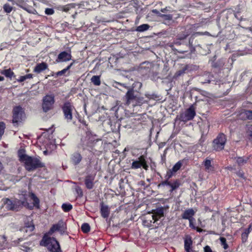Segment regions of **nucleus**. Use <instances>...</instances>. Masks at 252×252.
Masks as SVG:
<instances>
[{
	"label": "nucleus",
	"mask_w": 252,
	"mask_h": 252,
	"mask_svg": "<svg viewBox=\"0 0 252 252\" xmlns=\"http://www.w3.org/2000/svg\"><path fill=\"white\" fill-rule=\"evenodd\" d=\"M236 174L238 177L242 178L243 179H245V177L244 176V173L243 172L239 171L236 173Z\"/></svg>",
	"instance_id": "nucleus-49"
},
{
	"label": "nucleus",
	"mask_w": 252,
	"mask_h": 252,
	"mask_svg": "<svg viewBox=\"0 0 252 252\" xmlns=\"http://www.w3.org/2000/svg\"><path fill=\"white\" fill-rule=\"evenodd\" d=\"M168 149V148H166L164 150L163 155L161 156V159L163 161H165V157H166V155L167 151Z\"/></svg>",
	"instance_id": "nucleus-48"
},
{
	"label": "nucleus",
	"mask_w": 252,
	"mask_h": 252,
	"mask_svg": "<svg viewBox=\"0 0 252 252\" xmlns=\"http://www.w3.org/2000/svg\"><path fill=\"white\" fill-rule=\"evenodd\" d=\"M228 87H229L230 86V82H229V83H228Z\"/></svg>",
	"instance_id": "nucleus-63"
},
{
	"label": "nucleus",
	"mask_w": 252,
	"mask_h": 252,
	"mask_svg": "<svg viewBox=\"0 0 252 252\" xmlns=\"http://www.w3.org/2000/svg\"><path fill=\"white\" fill-rule=\"evenodd\" d=\"M250 233L249 230H245L242 234V240L243 242H246L247 241L248 235Z\"/></svg>",
	"instance_id": "nucleus-38"
},
{
	"label": "nucleus",
	"mask_w": 252,
	"mask_h": 252,
	"mask_svg": "<svg viewBox=\"0 0 252 252\" xmlns=\"http://www.w3.org/2000/svg\"><path fill=\"white\" fill-rule=\"evenodd\" d=\"M142 84L140 82H134L131 86H125L127 89V92L124 96L126 97L128 100L133 98L134 94L139 93Z\"/></svg>",
	"instance_id": "nucleus-7"
},
{
	"label": "nucleus",
	"mask_w": 252,
	"mask_h": 252,
	"mask_svg": "<svg viewBox=\"0 0 252 252\" xmlns=\"http://www.w3.org/2000/svg\"><path fill=\"white\" fill-rule=\"evenodd\" d=\"M25 77V80L27 79H32L33 78V74H27L26 75H24Z\"/></svg>",
	"instance_id": "nucleus-55"
},
{
	"label": "nucleus",
	"mask_w": 252,
	"mask_h": 252,
	"mask_svg": "<svg viewBox=\"0 0 252 252\" xmlns=\"http://www.w3.org/2000/svg\"><path fill=\"white\" fill-rule=\"evenodd\" d=\"M150 26L148 24H143L137 27L136 31L138 32H143L148 30Z\"/></svg>",
	"instance_id": "nucleus-31"
},
{
	"label": "nucleus",
	"mask_w": 252,
	"mask_h": 252,
	"mask_svg": "<svg viewBox=\"0 0 252 252\" xmlns=\"http://www.w3.org/2000/svg\"><path fill=\"white\" fill-rule=\"evenodd\" d=\"M32 199L33 205L38 208L39 207V199L34 194H32Z\"/></svg>",
	"instance_id": "nucleus-40"
},
{
	"label": "nucleus",
	"mask_w": 252,
	"mask_h": 252,
	"mask_svg": "<svg viewBox=\"0 0 252 252\" xmlns=\"http://www.w3.org/2000/svg\"><path fill=\"white\" fill-rule=\"evenodd\" d=\"M83 124H84L85 126H88V125H87V124H86V122H85L84 123H83Z\"/></svg>",
	"instance_id": "nucleus-62"
},
{
	"label": "nucleus",
	"mask_w": 252,
	"mask_h": 252,
	"mask_svg": "<svg viewBox=\"0 0 252 252\" xmlns=\"http://www.w3.org/2000/svg\"><path fill=\"white\" fill-rule=\"evenodd\" d=\"M1 73L8 78H11L14 74L10 68L2 70Z\"/></svg>",
	"instance_id": "nucleus-32"
},
{
	"label": "nucleus",
	"mask_w": 252,
	"mask_h": 252,
	"mask_svg": "<svg viewBox=\"0 0 252 252\" xmlns=\"http://www.w3.org/2000/svg\"><path fill=\"white\" fill-rule=\"evenodd\" d=\"M235 158L239 166H242L246 164L249 159V158L248 157H238Z\"/></svg>",
	"instance_id": "nucleus-23"
},
{
	"label": "nucleus",
	"mask_w": 252,
	"mask_h": 252,
	"mask_svg": "<svg viewBox=\"0 0 252 252\" xmlns=\"http://www.w3.org/2000/svg\"><path fill=\"white\" fill-rule=\"evenodd\" d=\"M145 96L148 98V99H145V98L143 96H138L137 94H134L133 98L131 100H128L127 98L124 96L123 100L125 101V105L129 106L131 105L133 108L136 107H141L143 105L145 104H148L149 100L153 97L151 95L146 94Z\"/></svg>",
	"instance_id": "nucleus-3"
},
{
	"label": "nucleus",
	"mask_w": 252,
	"mask_h": 252,
	"mask_svg": "<svg viewBox=\"0 0 252 252\" xmlns=\"http://www.w3.org/2000/svg\"><path fill=\"white\" fill-rule=\"evenodd\" d=\"M170 185V182L169 181V179H166L164 181H162L160 184L158 185V187H160L161 186H168Z\"/></svg>",
	"instance_id": "nucleus-45"
},
{
	"label": "nucleus",
	"mask_w": 252,
	"mask_h": 252,
	"mask_svg": "<svg viewBox=\"0 0 252 252\" xmlns=\"http://www.w3.org/2000/svg\"><path fill=\"white\" fill-rule=\"evenodd\" d=\"M23 162L26 169L29 172L45 166L44 163H42L39 159L30 156H29Z\"/></svg>",
	"instance_id": "nucleus-5"
},
{
	"label": "nucleus",
	"mask_w": 252,
	"mask_h": 252,
	"mask_svg": "<svg viewBox=\"0 0 252 252\" xmlns=\"http://www.w3.org/2000/svg\"><path fill=\"white\" fill-rule=\"evenodd\" d=\"M62 110L63 118L67 122H70L73 119V111L75 110L73 105L69 101H65L62 105Z\"/></svg>",
	"instance_id": "nucleus-6"
},
{
	"label": "nucleus",
	"mask_w": 252,
	"mask_h": 252,
	"mask_svg": "<svg viewBox=\"0 0 252 252\" xmlns=\"http://www.w3.org/2000/svg\"><path fill=\"white\" fill-rule=\"evenodd\" d=\"M188 51V50H186V49H185V50H181L180 51H179V52L183 53L187 52Z\"/></svg>",
	"instance_id": "nucleus-58"
},
{
	"label": "nucleus",
	"mask_w": 252,
	"mask_h": 252,
	"mask_svg": "<svg viewBox=\"0 0 252 252\" xmlns=\"http://www.w3.org/2000/svg\"><path fill=\"white\" fill-rule=\"evenodd\" d=\"M231 243V241H227L225 238L221 237V246L226 250L225 252H231L229 248Z\"/></svg>",
	"instance_id": "nucleus-26"
},
{
	"label": "nucleus",
	"mask_w": 252,
	"mask_h": 252,
	"mask_svg": "<svg viewBox=\"0 0 252 252\" xmlns=\"http://www.w3.org/2000/svg\"><path fill=\"white\" fill-rule=\"evenodd\" d=\"M25 80V77L24 76H21L18 79H17V81L20 83L23 82Z\"/></svg>",
	"instance_id": "nucleus-50"
},
{
	"label": "nucleus",
	"mask_w": 252,
	"mask_h": 252,
	"mask_svg": "<svg viewBox=\"0 0 252 252\" xmlns=\"http://www.w3.org/2000/svg\"><path fill=\"white\" fill-rule=\"evenodd\" d=\"M189 227L192 228V229H194L195 227V225H194V222L195 221V219H192L191 220H189Z\"/></svg>",
	"instance_id": "nucleus-46"
},
{
	"label": "nucleus",
	"mask_w": 252,
	"mask_h": 252,
	"mask_svg": "<svg viewBox=\"0 0 252 252\" xmlns=\"http://www.w3.org/2000/svg\"><path fill=\"white\" fill-rule=\"evenodd\" d=\"M192 241L191 238H186L184 240V249L186 252H194L192 249Z\"/></svg>",
	"instance_id": "nucleus-18"
},
{
	"label": "nucleus",
	"mask_w": 252,
	"mask_h": 252,
	"mask_svg": "<svg viewBox=\"0 0 252 252\" xmlns=\"http://www.w3.org/2000/svg\"><path fill=\"white\" fill-rule=\"evenodd\" d=\"M175 172L172 171V170L170 169H168L167 172L166 174L165 175V178L166 179H170L173 176L175 175Z\"/></svg>",
	"instance_id": "nucleus-41"
},
{
	"label": "nucleus",
	"mask_w": 252,
	"mask_h": 252,
	"mask_svg": "<svg viewBox=\"0 0 252 252\" xmlns=\"http://www.w3.org/2000/svg\"><path fill=\"white\" fill-rule=\"evenodd\" d=\"M64 225H65V224L62 220H61L57 223L53 224L49 230L44 235L50 236L56 231H64L66 228L64 227Z\"/></svg>",
	"instance_id": "nucleus-12"
},
{
	"label": "nucleus",
	"mask_w": 252,
	"mask_h": 252,
	"mask_svg": "<svg viewBox=\"0 0 252 252\" xmlns=\"http://www.w3.org/2000/svg\"><path fill=\"white\" fill-rule=\"evenodd\" d=\"M97 140L93 139V138H89L85 144V146L83 147V149H87V148H90L92 149L94 144L96 143Z\"/></svg>",
	"instance_id": "nucleus-27"
},
{
	"label": "nucleus",
	"mask_w": 252,
	"mask_h": 252,
	"mask_svg": "<svg viewBox=\"0 0 252 252\" xmlns=\"http://www.w3.org/2000/svg\"><path fill=\"white\" fill-rule=\"evenodd\" d=\"M141 167L145 170H148L149 168L146 157L144 155H141L137 159L133 160L131 165V168L132 169H137Z\"/></svg>",
	"instance_id": "nucleus-10"
},
{
	"label": "nucleus",
	"mask_w": 252,
	"mask_h": 252,
	"mask_svg": "<svg viewBox=\"0 0 252 252\" xmlns=\"http://www.w3.org/2000/svg\"><path fill=\"white\" fill-rule=\"evenodd\" d=\"M252 228V225L250 224L249 226V227L248 228L245 229V230H249L250 231V232L251 231Z\"/></svg>",
	"instance_id": "nucleus-57"
},
{
	"label": "nucleus",
	"mask_w": 252,
	"mask_h": 252,
	"mask_svg": "<svg viewBox=\"0 0 252 252\" xmlns=\"http://www.w3.org/2000/svg\"><path fill=\"white\" fill-rule=\"evenodd\" d=\"M2 168V163L0 162V169H1Z\"/></svg>",
	"instance_id": "nucleus-60"
},
{
	"label": "nucleus",
	"mask_w": 252,
	"mask_h": 252,
	"mask_svg": "<svg viewBox=\"0 0 252 252\" xmlns=\"http://www.w3.org/2000/svg\"><path fill=\"white\" fill-rule=\"evenodd\" d=\"M224 103H225V102H224V101L222 102V101H221V106L223 105H224Z\"/></svg>",
	"instance_id": "nucleus-61"
},
{
	"label": "nucleus",
	"mask_w": 252,
	"mask_h": 252,
	"mask_svg": "<svg viewBox=\"0 0 252 252\" xmlns=\"http://www.w3.org/2000/svg\"><path fill=\"white\" fill-rule=\"evenodd\" d=\"M204 252H212V251L210 247L208 246H206L204 248Z\"/></svg>",
	"instance_id": "nucleus-51"
},
{
	"label": "nucleus",
	"mask_w": 252,
	"mask_h": 252,
	"mask_svg": "<svg viewBox=\"0 0 252 252\" xmlns=\"http://www.w3.org/2000/svg\"><path fill=\"white\" fill-rule=\"evenodd\" d=\"M25 117V113L20 106L13 107L12 110V123L18 124L21 122Z\"/></svg>",
	"instance_id": "nucleus-8"
},
{
	"label": "nucleus",
	"mask_w": 252,
	"mask_h": 252,
	"mask_svg": "<svg viewBox=\"0 0 252 252\" xmlns=\"http://www.w3.org/2000/svg\"><path fill=\"white\" fill-rule=\"evenodd\" d=\"M247 130L248 135L249 136V139L252 140V123L247 125Z\"/></svg>",
	"instance_id": "nucleus-37"
},
{
	"label": "nucleus",
	"mask_w": 252,
	"mask_h": 252,
	"mask_svg": "<svg viewBox=\"0 0 252 252\" xmlns=\"http://www.w3.org/2000/svg\"><path fill=\"white\" fill-rule=\"evenodd\" d=\"M181 185L180 181L179 179H176L174 180L173 183L170 182V185L169 187L171 188L170 191L171 192L173 190L178 189L180 186Z\"/></svg>",
	"instance_id": "nucleus-28"
},
{
	"label": "nucleus",
	"mask_w": 252,
	"mask_h": 252,
	"mask_svg": "<svg viewBox=\"0 0 252 252\" xmlns=\"http://www.w3.org/2000/svg\"><path fill=\"white\" fill-rule=\"evenodd\" d=\"M4 80V78L3 76H0V81H3Z\"/></svg>",
	"instance_id": "nucleus-59"
},
{
	"label": "nucleus",
	"mask_w": 252,
	"mask_h": 252,
	"mask_svg": "<svg viewBox=\"0 0 252 252\" xmlns=\"http://www.w3.org/2000/svg\"><path fill=\"white\" fill-rule=\"evenodd\" d=\"M82 156L79 152H74L70 157V162L74 165L79 164L82 160Z\"/></svg>",
	"instance_id": "nucleus-15"
},
{
	"label": "nucleus",
	"mask_w": 252,
	"mask_h": 252,
	"mask_svg": "<svg viewBox=\"0 0 252 252\" xmlns=\"http://www.w3.org/2000/svg\"><path fill=\"white\" fill-rule=\"evenodd\" d=\"M195 115V107L194 105L192 104L186 110L184 114L181 116V118L183 121L187 122L192 120Z\"/></svg>",
	"instance_id": "nucleus-11"
},
{
	"label": "nucleus",
	"mask_w": 252,
	"mask_h": 252,
	"mask_svg": "<svg viewBox=\"0 0 252 252\" xmlns=\"http://www.w3.org/2000/svg\"><path fill=\"white\" fill-rule=\"evenodd\" d=\"M55 12L54 10L51 8H47L45 9V13L47 15H53Z\"/></svg>",
	"instance_id": "nucleus-44"
},
{
	"label": "nucleus",
	"mask_w": 252,
	"mask_h": 252,
	"mask_svg": "<svg viewBox=\"0 0 252 252\" xmlns=\"http://www.w3.org/2000/svg\"><path fill=\"white\" fill-rule=\"evenodd\" d=\"M48 68V65L46 63L42 62L37 63L35 66L33 71L37 73H39L46 70Z\"/></svg>",
	"instance_id": "nucleus-20"
},
{
	"label": "nucleus",
	"mask_w": 252,
	"mask_h": 252,
	"mask_svg": "<svg viewBox=\"0 0 252 252\" xmlns=\"http://www.w3.org/2000/svg\"><path fill=\"white\" fill-rule=\"evenodd\" d=\"M244 114L248 119H252V111L245 110Z\"/></svg>",
	"instance_id": "nucleus-43"
},
{
	"label": "nucleus",
	"mask_w": 252,
	"mask_h": 252,
	"mask_svg": "<svg viewBox=\"0 0 252 252\" xmlns=\"http://www.w3.org/2000/svg\"><path fill=\"white\" fill-rule=\"evenodd\" d=\"M187 36L188 35H186L178 37L174 41L173 44L176 46L185 45L187 48L190 49L191 51L192 50L191 49H194L195 47H201V45L197 42L196 34H192L188 40L187 39Z\"/></svg>",
	"instance_id": "nucleus-2"
},
{
	"label": "nucleus",
	"mask_w": 252,
	"mask_h": 252,
	"mask_svg": "<svg viewBox=\"0 0 252 252\" xmlns=\"http://www.w3.org/2000/svg\"><path fill=\"white\" fill-rule=\"evenodd\" d=\"M166 142H160L158 144V149H161L163 147H164L166 145Z\"/></svg>",
	"instance_id": "nucleus-52"
},
{
	"label": "nucleus",
	"mask_w": 252,
	"mask_h": 252,
	"mask_svg": "<svg viewBox=\"0 0 252 252\" xmlns=\"http://www.w3.org/2000/svg\"><path fill=\"white\" fill-rule=\"evenodd\" d=\"M25 150L21 149L18 151V156L19 157V161L23 162L29 156L25 154Z\"/></svg>",
	"instance_id": "nucleus-25"
},
{
	"label": "nucleus",
	"mask_w": 252,
	"mask_h": 252,
	"mask_svg": "<svg viewBox=\"0 0 252 252\" xmlns=\"http://www.w3.org/2000/svg\"><path fill=\"white\" fill-rule=\"evenodd\" d=\"M6 128V125L3 122H0V140H1L3 135Z\"/></svg>",
	"instance_id": "nucleus-34"
},
{
	"label": "nucleus",
	"mask_w": 252,
	"mask_h": 252,
	"mask_svg": "<svg viewBox=\"0 0 252 252\" xmlns=\"http://www.w3.org/2000/svg\"><path fill=\"white\" fill-rule=\"evenodd\" d=\"M75 191L77 194V197L81 198L83 195V192L82 189L80 187L75 188Z\"/></svg>",
	"instance_id": "nucleus-42"
},
{
	"label": "nucleus",
	"mask_w": 252,
	"mask_h": 252,
	"mask_svg": "<svg viewBox=\"0 0 252 252\" xmlns=\"http://www.w3.org/2000/svg\"><path fill=\"white\" fill-rule=\"evenodd\" d=\"M95 174H90L87 175L84 179V183L87 189H92L94 185V180L95 179Z\"/></svg>",
	"instance_id": "nucleus-13"
},
{
	"label": "nucleus",
	"mask_w": 252,
	"mask_h": 252,
	"mask_svg": "<svg viewBox=\"0 0 252 252\" xmlns=\"http://www.w3.org/2000/svg\"><path fill=\"white\" fill-rule=\"evenodd\" d=\"M182 165V161L179 160L173 166L172 169H171L172 171L175 172V173L177 172L180 169L181 166Z\"/></svg>",
	"instance_id": "nucleus-36"
},
{
	"label": "nucleus",
	"mask_w": 252,
	"mask_h": 252,
	"mask_svg": "<svg viewBox=\"0 0 252 252\" xmlns=\"http://www.w3.org/2000/svg\"><path fill=\"white\" fill-rule=\"evenodd\" d=\"M62 209L65 212H68L72 210V205L69 203H63L62 206Z\"/></svg>",
	"instance_id": "nucleus-33"
},
{
	"label": "nucleus",
	"mask_w": 252,
	"mask_h": 252,
	"mask_svg": "<svg viewBox=\"0 0 252 252\" xmlns=\"http://www.w3.org/2000/svg\"><path fill=\"white\" fill-rule=\"evenodd\" d=\"M40 245L46 247L50 252H62L59 241L54 237L43 235Z\"/></svg>",
	"instance_id": "nucleus-1"
},
{
	"label": "nucleus",
	"mask_w": 252,
	"mask_h": 252,
	"mask_svg": "<svg viewBox=\"0 0 252 252\" xmlns=\"http://www.w3.org/2000/svg\"><path fill=\"white\" fill-rule=\"evenodd\" d=\"M3 8L4 11L7 13H10L13 9L12 7L9 3L4 4Z\"/></svg>",
	"instance_id": "nucleus-39"
},
{
	"label": "nucleus",
	"mask_w": 252,
	"mask_h": 252,
	"mask_svg": "<svg viewBox=\"0 0 252 252\" xmlns=\"http://www.w3.org/2000/svg\"><path fill=\"white\" fill-rule=\"evenodd\" d=\"M55 103L54 96L52 94L46 95L43 98L42 107L44 112H47L53 108V105Z\"/></svg>",
	"instance_id": "nucleus-9"
},
{
	"label": "nucleus",
	"mask_w": 252,
	"mask_h": 252,
	"mask_svg": "<svg viewBox=\"0 0 252 252\" xmlns=\"http://www.w3.org/2000/svg\"><path fill=\"white\" fill-rule=\"evenodd\" d=\"M91 229L90 226L88 223H84L81 226V230L84 233H87L90 232Z\"/></svg>",
	"instance_id": "nucleus-35"
},
{
	"label": "nucleus",
	"mask_w": 252,
	"mask_h": 252,
	"mask_svg": "<svg viewBox=\"0 0 252 252\" xmlns=\"http://www.w3.org/2000/svg\"><path fill=\"white\" fill-rule=\"evenodd\" d=\"M233 14L237 19L240 20V21L243 20V18L240 16V14L239 12Z\"/></svg>",
	"instance_id": "nucleus-53"
},
{
	"label": "nucleus",
	"mask_w": 252,
	"mask_h": 252,
	"mask_svg": "<svg viewBox=\"0 0 252 252\" xmlns=\"http://www.w3.org/2000/svg\"><path fill=\"white\" fill-rule=\"evenodd\" d=\"M72 56L71 53H67L65 51L61 52L58 56V58L56 59V62H67L71 59Z\"/></svg>",
	"instance_id": "nucleus-14"
},
{
	"label": "nucleus",
	"mask_w": 252,
	"mask_h": 252,
	"mask_svg": "<svg viewBox=\"0 0 252 252\" xmlns=\"http://www.w3.org/2000/svg\"><path fill=\"white\" fill-rule=\"evenodd\" d=\"M164 210L163 208H157L154 211V213L152 216L153 219L155 221H157L159 219L163 216Z\"/></svg>",
	"instance_id": "nucleus-19"
},
{
	"label": "nucleus",
	"mask_w": 252,
	"mask_h": 252,
	"mask_svg": "<svg viewBox=\"0 0 252 252\" xmlns=\"http://www.w3.org/2000/svg\"><path fill=\"white\" fill-rule=\"evenodd\" d=\"M223 139H225V136L222 133H221V149L223 148L222 147V146H223L225 142V140L223 141Z\"/></svg>",
	"instance_id": "nucleus-54"
},
{
	"label": "nucleus",
	"mask_w": 252,
	"mask_h": 252,
	"mask_svg": "<svg viewBox=\"0 0 252 252\" xmlns=\"http://www.w3.org/2000/svg\"><path fill=\"white\" fill-rule=\"evenodd\" d=\"M71 4H67V5L64 6L63 7V11H65V12H68L71 8Z\"/></svg>",
	"instance_id": "nucleus-47"
},
{
	"label": "nucleus",
	"mask_w": 252,
	"mask_h": 252,
	"mask_svg": "<svg viewBox=\"0 0 252 252\" xmlns=\"http://www.w3.org/2000/svg\"><path fill=\"white\" fill-rule=\"evenodd\" d=\"M189 66L188 65H186L185 66H184L181 69L177 71L176 73L174 74V77H178L184 74L186 70L188 69Z\"/></svg>",
	"instance_id": "nucleus-30"
},
{
	"label": "nucleus",
	"mask_w": 252,
	"mask_h": 252,
	"mask_svg": "<svg viewBox=\"0 0 252 252\" xmlns=\"http://www.w3.org/2000/svg\"><path fill=\"white\" fill-rule=\"evenodd\" d=\"M205 170L208 172H213L214 167L211 164V161L208 158H206L203 162Z\"/></svg>",
	"instance_id": "nucleus-22"
},
{
	"label": "nucleus",
	"mask_w": 252,
	"mask_h": 252,
	"mask_svg": "<svg viewBox=\"0 0 252 252\" xmlns=\"http://www.w3.org/2000/svg\"><path fill=\"white\" fill-rule=\"evenodd\" d=\"M73 63H71L66 68L63 69L61 71H58L57 72L55 73V75H53L55 76L56 77H57L58 76H62V75H65V76H66L65 74L66 72H67V71H68V75H69V70L70 69V68L71 67V66L73 64Z\"/></svg>",
	"instance_id": "nucleus-24"
},
{
	"label": "nucleus",
	"mask_w": 252,
	"mask_h": 252,
	"mask_svg": "<svg viewBox=\"0 0 252 252\" xmlns=\"http://www.w3.org/2000/svg\"><path fill=\"white\" fill-rule=\"evenodd\" d=\"M142 185H144L145 184V182L144 181H142Z\"/></svg>",
	"instance_id": "nucleus-64"
},
{
	"label": "nucleus",
	"mask_w": 252,
	"mask_h": 252,
	"mask_svg": "<svg viewBox=\"0 0 252 252\" xmlns=\"http://www.w3.org/2000/svg\"><path fill=\"white\" fill-rule=\"evenodd\" d=\"M212 147L215 151H219L220 150V133H219L217 138L213 140Z\"/></svg>",
	"instance_id": "nucleus-21"
},
{
	"label": "nucleus",
	"mask_w": 252,
	"mask_h": 252,
	"mask_svg": "<svg viewBox=\"0 0 252 252\" xmlns=\"http://www.w3.org/2000/svg\"><path fill=\"white\" fill-rule=\"evenodd\" d=\"M100 205L101 217L104 219H107L110 214V209L108 206L105 205L103 202L100 203Z\"/></svg>",
	"instance_id": "nucleus-17"
},
{
	"label": "nucleus",
	"mask_w": 252,
	"mask_h": 252,
	"mask_svg": "<svg viewBox=\"0 0 252 252\" xmlns=\"http://www.w3.org/2000/svg\"><path fill=\"white\" fill-rule=\"evenodd\" d=\"M2 201L7 210L14 212L20 210L25 204V201L16 198H3Z\"/></svg>",
	"instance_id": "nucleus-4"
},
{
	"label": "nucleus",
	"mask_w": 252,
	"mask_h": 252,
	"mask_svg": "<svg viewBox=\"0 0 252 252\" xmlns=\"http://www.w3.org/2000/svg\"><path fill=\"white\" fill-rule=\"evenodd\" d=\"M194 230H196L198 232H201L203 231V229L202 228L197 226H195V228H194Z\"/></svg>",
	"instance_id": "nucleus-56"
},
{
	"label": "nucleus",
	"mask_w": 252,
	"mask_h": 252,
	"mask_svg": "<svg viewBox=\"0 0 252 252\" xmlns=\"http://www.w3.org/2000/svg\"><path fill=\"white\" fill-rule=\"evenodd\" d=\"M91 82L95 86H99L101 84L100 76L98 75H94L91 79Z\"/></svg>",
	"instance_id": "nucleus-29"
},
{
	"label": "nucleus",
	"mask_w": 252,
	"mask_h": 252,
	"mask_svg": "<svg viewBox=\"0 0 252 252\" xmlns=\"http://www.w3.org/2000/svg\"><path fill=\"white\" fill-rule=\"evenodd\" d=\"M195 214V211L192 208L186 209L181 215L182 219L190 220L194 219L193 216Z\"/></svg>",
	"instance_id": "nucleus-16"
}]
</instances>
